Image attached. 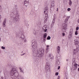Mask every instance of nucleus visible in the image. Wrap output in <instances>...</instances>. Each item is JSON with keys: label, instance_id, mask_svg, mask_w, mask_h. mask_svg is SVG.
Returning <instances> with one entry per match:
<instances>
[{"label": "nucleus", "instance_id": "nucleus-14", "mask_svg": "<svg viewBox=\"0 0 79 79\" xmlns=\"http://www.w3.org/2000/svg\"><path fill=\"white\" fill-rule=\"evenodd\" d=\"M6 19H5L4 20V21L2 23V26L3 27H6Z\"/></svg>", "mask_w": 79, "mask_h": 79}, {"label": "nucleus", "instance_id": "nucleus-31", "mask_svg": "<svg viewBox=\"0 0 79 79\" xmlns=\"http://www.w3.org/2000/svg\"><path fill=\"white\" fill-rule=\"evenodd\" d=\"M21 35H24V32H21Z\"/></svg>", "mask_w": 79, "mask_h": 79}, {"label": "nucleus", "instance_id": "nucleus-18", "mask_svg": "<svg viewBox=\"0 0 79 79\" xmlns=\"http://www.w3.org/2000/svg\"><path fill=\"white\" fill-rule=\"evenodd\" d=\"M60 62L59 61V60L58 59L56 61V64H60Z\"/></svg>", "mask_w": 79, "mask_h": 79}, {"label": "nucleus", "instance_id": "nucleus-53", "mask_svg": "<svg viewBox=\"0 0 79 79\" xmlns=\"http://www.w3.org/2000/svg\"><path fill=\"white\" fill-rule=\"evenodd\" d=\"M21 53H23V51Z\"/></svg>", "mask_w": 79, "mask_h": 79}, {"label": "nucleus", "instance_id": "nucleus-8", "mask_svg": "<svg viewBox=\"0 0 79 79\" xmlns=\"http://www.w3.org/2000/svg\"><path fill=\"white\" fill-rule=\"evenodd\" d=\"M48 8L47 7H46L44 9V14L45 15V16H48Z\"/></svg>", "mask_w": 79, "mask_h": 79}, {"label": "nucleus", "instance_id": "nucleus-44", "mask_svg": "<svg viewBox=\"0 0 79 79\" xmlns=\"http://www.w3.org/2000/svg\"><path fill=\"white\" fill-rule=\"evenodd\" d=\"M60 67L58 66V69H60Z\"/></svg>", "mask_w": 79, "mask_h": 79}, {"label": "nucleus", "instance_id": "nucleus-37", "mask_svg": "<svg viewBox=\"0 0 79 79\" xmlns=\"http://www.w3.org/2000/svg\"><path fill=\"white\" fill-rule=\"evenodd\" d=\"M48 51V48H46V52H47Z\"/></svg>", "mask_w": 79, "mask_h": 79}, {"label": "nucleus", "instance_id": "nucleus-28", "mask_svg": "<svg viewBox=\"0 0 79 79\" xmlns=\"http://www.w3.org/2000/svg\"><path fill=\"white\" fill-rule=\"evenodd\" d=\"M1 48H2V49L3 50H5V47L3 46H2L1 47Z\"/></svg>", "mask_w": 79, "mask_h": 79}, {"label": "nucleus", "instance_id": "nucleus-26", "mask_svg": "<svg viewBox=\"0 0 79 79\" xmlns=\"http://www.w3.org/2000/svg\"><path fill=\"white\" fill-rule=\"evenodd\" d=\"M68 19H66L65 20V23L67 24V22H68Z\"/></svg>", "mask_w": 79, "mask_h": 79}, {"label": "nucleus", "instance_id": "nucleus-43", "mask_svg": "<svg viewBox=\"0 0 79 79\" xmlns=\"http://www.w3.org/2000/svg\"><path fill=\"white\" fill-rule=\"evenodd\" d=\"M65 74L66 76H68V73H65Z\"/></svg>", "mask_w": 79, "mask_h": 79}, {"label": "nucleus", "instance_id": "nucleus-20", "mask_svg": "<svg viewBox=\"0 0 79 79\" xmlns=\"http://www.w3.org/2000/svg\"><path fill=\"white\" fill-rule=\"evenodd\" d=\"M57 51L58 52H59L60 51V46H58L57 48Z\"/></svg>", "mask_w": 79, "mask_h": 79}, {"label": "nucleus", "instance_id": "nucleus-16", "mask_svg": "<svg viewBox=\"0 0 79 79\" xmlns=\"http://www.w3.org/2000/svg\"><path fill=\"white\" fill-rule=\"evenodd\" d=\"M20 38L22 40H24V39H26V37H25V36L24 35H21V36L20 37Z\"/></svg>", "mask_w": 79, "mask_h": 79}, {"label": "nucleus", "instance_id": "nucleus-4", "mask_svg": "<svg viewBox=\"0 0 79 79\" xmlns=\"http://www.w3.org/2000/svg\"><path fill=\"white\" fill-rule=\"evenodd\" d=\"M32 46L33 48L35 49L36 48H37V44L36 41L34 40H32Z\"/></svg>", "mask_w": 79, "mask_h": 79}, {"label": "nucleus", "instance_id": "nucleus-40", "mask_svg": "<svg viewBox=\"0 0 79 79\" xmlns=\"http://www.w3.org/2000/svg\"><path fill=\"white\" fill-rule=\"evenodd\" d=\"M55 74L56 76H58V73H56Z\"/></svg>", "mask_w": 79, "mask_h": 79}, {"label": "nucleus", "instance_id": "nucleus-17", "mask_svg": "<svg viewBox=\"0 0 79 79\" xmlns=\"http://www.w3.org/2000/svg\"><path fill=\"white\" fill-rule=\"evenodd\" d=\"M49 57L50 58L51 60H53V56L52 54H49Z\"/></svg>", "mask_w": 79, "mask_h": 79}, {"label": "nucleus", "instance_id": "nucleus-12", "mask_svg": "<svg viewBox=\"0 0 79 79\" xmlns=\"http://www.w3.org/2000/svg\"><path fill=\"white\" fill-rule=\"evenodd\" d=\"M55 16H56V15H54V19H53L52 21V23L51 24V27H53V26H54V24H55V20L56 19Z\"/></svg>", "mask_w": 79, "mask_h": 79}, {"label": "nucleus", "instance_id": "nucleus-10", "mask_svg": "<svg viewBox=\"0 0 79 79\" xmlns=\"http://www.w3.org/2000/svg\"><path fill=\"white\" fill-rule=\"evenodd\" d=\"M48 28V27H47V26L46 25H45L42 28V30L43 31H44L45 32H47Z\"/></svg>", "mask_w": 79, "mask_h": 79}, {"label": "nucleus", "instance_id": "nucleus-32", "mask_svg": "<svg viewBox=\"0 0 79 79\" xmlns=\"http://www.w3.org/2000/svg\"><path fill=\"white\" fill-rule=\"evenodd\" d=\"M62 34V35L63 37V36H64V35H65V33H63Z\"/></svg>", "mask_w": 79, "mask_h": 79}, {"label": "nucleus", "instance_id": "nucleus-2", "mask_svg": "<svg viewBox=\"0 0 79 79\" xmlns=\"http://www.w3.org/2000/svg\"><path fill=\"white\" fill-rule=\"evenodd\" d=\"M10 75L12 79L16 77L18 79H24L21 75H19V73H18L17 69L15 67H12V69L10 70Z\"/></svg>", "mask_w": 79, "mask_h": 79}, {"label": "nucleus", "instance_id": "nucleus-5", "mask_svg": "<svg viewBox=\"0 0 79 79\" xmlns=\"http://www.w3.org/2000/svg\"><path fill=\"white\" fill-rule=\"evenodd\" d=\"M79 45H77L76 47V49L73 50V55H76L77 53L79 52Z\"/></svg>", "mask_w": 79, "mask_h": 79}, {"label": "nucleus", "instance_id": "nucleus-49", "mask_svg": "<svg viewBox=\"0 0 79 79\" xmlns=\"http://www.w3.org/2000/svg\"><path fill=\"white\" fill-rule=\"evenodd\" d=\"M78 71L79 72V68H78Z\"/></svg>", "mask_w": 79, "mask_h": 79}, {"label": "nucleus", "instance_id": "nucleus-1", "mask_svg": "<svg viewBox=\"0 0 79 79\" xmlns=\"http://www.w3.org/2000/svg\"><path fill=\"white\" fill-rule=\"evenodd\" d=\"M11 18L13 20V23L16 24L19 21V15L16 9H13V12L11 14Z\"/></svg>", "mask_w": 79, "mask_h": 79}, {"label": "nucleus", "instance_id": "nucleus-11", "mask_svg": "<svg viewBox=\"0 0 79 79\" xmlns=\"http://www.w3.org/2000/svg\"><path fill=\"white\" fill-rule=\"evenodd\" d=\"M24 5L26 6H27L29 5V0H24Z\"/></svg>", "mask_w": 79, "mask_h": 79}, {"label": "nucleus", "instance_id": "nucleus-38", "mask_svg": "<svg viewBox=\"0 0 79 79\" xmlns=\"http://www.w3.org/2000/svg\"><path fill=\"white\" fill-rule=\"evenodd\" d=\"M46 77H50V76L46 75Z\"/></svg>", "mask_w": 79, "mask_h": 79}, {"label": "nucleus", "instance_id": "nucleus-29", "mask_svg": "<svg viewBox=\"0 0 79 79\" xmlns=\"http://www.w3.org/2000/svg\"><path fill=\"white\" fill-rule=\"evenodd\" d=\"M46 39V38H43V42H45Z\"/></svg>", "mask_w": 79, "mask_h": 79}, {"label": "nucleus", "instance_id": "nucleus-41", "mask_svg": "<svg viewBox=\"0 0 79 79\" xmlns=\"http://www.w3.org/2000/svg\"><path fill=\"white\" fill-rule=\"evenodd\" d=\"M50 47V46L47 45V48H48V47Z\"/></svg>", "mask_w": 79, "mask_h": 79}, {"label": "nucleus", "instance_id": "nucleus-42", "mask_svg": "<svg viewBox=\"0 0 79 79\" xmlns=\"http://www.w3.org/2000/svg\"><path fill=\"white\" fill-rule=\"evenodd\" d=\"M60 78V76H58V77H57V79H59Z\"/></svg>", "mask_w": 79, "mask_h": 79}, {"label": "nucleus", "instance_id": "nucleus-9", "mask_svg": "<svg viewBox=\"0 0 79 79\" xmlns=\"http://www.w3.org/2000/svg\"><path fill=\"white\" fill-rule=\"evenodd\" d=\"M4 77L6 79L8 76V71L6 70H5L4 71Z\"/></svg>", "mask_w": 79, "mask_h": 79}, {"label": "nucleus", "instance_id": "nucleus-48", "mask_svg": "<svg viewBox=\"0 0 79 79\" xmlns=\"http://www.w3.org/2000/svg\"><path fill=\"white\" fill-rule=\"evenodd\" d=\"M77 22H78V23H79V19H78Z\"/></svg>", "mask_w": 79, "mask_h": 79}, {"label": "nucleus", "instance_id": "nucleus-34", "mask_svg": "<svg viewBox=\"0 0 79 79\" xmlns=\"http://www.w3.org/2000/svg\"><path fill=\"white\" fill-rule=\"evenodd\" d=\"M67 10L68 11H70V10H71V8H68L67 9Z\"/></svg>", "mask_w": 79, "mask_h": 79}, {"label": "nucleus", "instance_id": "nucleus-35", "mask_svg": "<svg viewBox=\"0 0 79 79\" xmlns=\"http://www.w3.org/2000/svg\"><path fill=\"white\" fill-rule=\"evenodd\" d=\"M2 10V6H1V5L0 4V11H1V10Z\"/></svg>", "mask_w": 79, "mask_h": 79}, {"label": "nucleus", "instance_id": "nucleus-52", "mask_svg": "<svg viewBox=\"0 0 79 79\" xmlns=\"http://www.w3.org/2000/svg\"><path fill=\"white\" fill-rule=\"evenodd\" d=\"M1 31V28L0 27V31Z\"/></svg>", "mask_w": 79, "mask_h": 79}, {"label": "nucleus", "instance_id": "nucleus-21", "mask_svg": "<svg viewBox=\"0 0 79 79\" xmlns=\"http://www.w3.org/2000/svg\"><path fill=\"white\" fill-rule=\"evenodd\" d=\"M19 69H20L21 73H24V71H23V69H22V68H21L20 67H19Z\"/></svg>", "mask_w": 79, "mask_h": 79}, {"label": "nucleus", "instance_id": "nucleus-23", "mask_svg": "<svg viewBox=\"0 0 79 79\" xmlns=\"http://www.w3.org/2000/svg\"><path fill=\"white\" fill-rule=\"evenodd\" d=\"M47 33L44 34L43 38H46L47 37Z\"/></svg>", "mask_w": 79, "mask_h": 79}, {"label": "nucleus", "instance_id": "nucleus-50", "mask_svg": "<svg viewBox=\"0 0 79 79\" xmlns=\"http://www.w3.org/2000/svg\"><path fill=\"white\" fill-rule=\"evenodd\" d=\"M65 17H66V16H64L63 17V18H65Z\"/></svg>", "mask_w": 79, "mask_h": 79}, {"label": "nucleus", "instance_id": "nucleus-25", "mask_svg": "<svg viewBox=\"0 0 79 79\" xmlns=\"http://www.w3.org/2000/svg\"><path fill=\"white\" fill-rule=\"evenodd\" d=\"M50 39H51V37L48 36L47 38V40H50Z\"/></svg>", "mask_w": 79, "mask_h": 79}, {"label": "nucleus", "instance_id": "nucleus-46", "mask_svg": "<svg viewBox=\"0 0 79 79\" xmlns=\"http://www.w3.org/2000/svg\"><path fill=\"white\" fill-rule=\"evenodd\" d=\"M1 79H3V77H1Z\"/></svg>", "mask_w": 79, "mask_h": 79}, {"label": "nucleus", "instance_id": "nucleus-24", "mask_svg": "<svg viewBox=\"0 0 79 79\" xmlns=\"http://www.w3.org/2000/svg\"><path fill=\"white\" fill-rule=\"evenodd\" d=\"M78 64H77L75 63L74 64V66H75V68H77V66H78Z\"/></svg>", "mask_w": 79, "mask_h": 79}, {"label": "nucleus", "instance_id": "nucleus-22", "mask_svg": "<svg viewBox=\"0 0 79 79\" xmlns=\"http://www.w3.org/2000/svg\"><path fill=\"white\" fill-rule=\"evenodd\" d=\"M55 3V1H53L52 2L51 4L52 6H54L55 5H54V3Z\"/></svg>", "mask_w": 79, "mask_h": 79}, {"label": "nucleus", "instance_id": "nucleus-19", "mask_svg": "<svg viewBox=\"0 0 79 79\" xmlns=\"http://www.w3.org/2000/svg\"><path fill=\"white\" fill-rule=\"evenodd\" d=\"M69 6H72V3H73V2H72L71 0H69Z\"/></svg>", "mask_w": 79, "mask_h": 79}, {"label": "nucleus", "instance_id": "nucleus-3", "mask_svg": "<svg viewBox=\"0 0 79 79\" xmlns=\"http://www.w3.org/2000/svg\"><path fill=\"white\" fill-rule=\"evenodd\" d=\"M44 52V49L42 48V50L38 49L37 52H36V56L39 58L42 57Z\"/></svg>", "mask_w": 79, "mask_h": 79}, {"label": "nucleus", "instance_id": "nucleus-36", "mask_svg": "<svg viewBox=\"0 0 79 79\" xmlns=\"http://www.w3.org/2000/svg\"><path fill=\"white\" fill-rule=\"evenodd\" d=\"M26 54V53H23V54H20L21 56H23L24 55H25Z\"/></svg>", "mask_w": 79, "mask_h": 79}, {"label": "nucleus", "instance_id": "nucleus-45", "mask_svg": "<svg viewBox=\"0 0 79 79\" xmlns=\"http://www.w3.org/2000/svg\"><path fill=\"white\" fill-rule=\"evenodd\" d=\"M34 35H36V32H35V33H34Z\"/></svg>", "mask_w": 79, "mask_h": 79}, {"label": "nucleus", "instance_id": "nucleus-54", "mask_svg": "<svg viewBox=\"0 0 79 79\" xmlns=\"http://www.w3.org/2000/svg\"><path fill=\"white\" fill-rule=\"evenodd\" d=\"M66 61H68V60L67 59V60H66Z\"/></svg>", "mask_w": 79, "mask_h": 79}, {"label": "nucleus", "instance_id": "nucleus-13", "mask_svg": "<svg viewBox=\"0 0 79 79\" xmlns=\"http://www.w3.org/2000/svg\"><path fill=\"white\" fill-rule=\"evenodd\" d=\"M68 26L67 24L66 23H64L62 25V28L64 29H66V27H67V26Z\"/></svg>", "mask_w": 79, "mask_h": 79}, {"label": "nucleus", "instance_id": "nucleus-7", "mask_svg": "<svg viewBox=\"0 0 79 79\" xmlns=\"http://www.w3.org/2000/svg\"><path fill=\"white\" fill-rule=\"evenodd\" d=\"M73 29L71 28L70 31V33L69 35V39H71L72 37V35H73Z\"/></svg>", "mask_w": 79, "mask_h": 79}, {"label": "nucleus", "instance_id": "nucleus-47", "mask_svg": "<svg viewBox=\"0 0 79 79\" xmlns=\"http://www.w3.org/2000/svg\"><path fill=\"white\" fill-rule=\"evenodd\" d=\"M56 11H58V8H57Z\"/></svg>", "mask_w": 79, "mask_h": 79}, {"label": "nucleus", "instance_id": "nucleus-39", "mask_svg": "<svg viewBox=\"0 0 79 79\" xmlns=\"http://www.w3.org/2000/svg\"><path fill=\"white\" fill-rule=\"evenodd\" d=\"M69 18H70V16H68V17H67L66 19H68H68H69Z\"/></svg>", "mask_w": 79, "mask_h": 79}, {"label": "nucleus", "instance_id": "nucleus-55", "mask_svg": "<svg viewBox=\"0 0 79 79\" xmlns=\"http://www.w3.org/2000/svg\"><path fill=\"white\" fill-rule=\"evenodd\" d=\"M76 6H77V5H76Z\"/></svg>", "mask_w": 79, "mask_h": 79}, {"label": "nucleus", "instance_id": "nucleus-33", "mask_svg": "<svg viewBox=\"0 0 79 79\" xmlns=\"http://www.w3.org/2000/svg\"><path fill=\"white\" fill-rule=\"evenodd\" d=\"M76 30L77 31H78L79 30V27H77L76 28Z\"/></svg>", "mask_w": 79, "mask_h": 79}, {"label": "nucleus", "instance_id": "nucleus-27", "mask_svg": "<svg viewBox=\"0 0 79 79\" xmlns=\"http://www.w3.org/2000/svg\"><path fill=\"white\" fill-rule=\"evenodd\" d=\"M75 34L76 35H77V34H78V33H77V31H75Z\"/></svg>", "mask_w": 79, "mask_h": 79}, {"label": "nucleus", "instance_id": "nucleus-6", "mask_svg": "<svg viewBox=\"0 0 79 79\" xmlns=\"http://www.w3.org/2000/svg\"><path fill=\"white\" fill-rule=\"evenodd\" d=\"M46 71L47 74L49 73H50V67L49 65H47L46 66Z\"/></svg>", "mask_w": 79, "mask_h": 79}, {"label": "nucleus", "instance_id": "nucleus-15", "mask_svg": "<svg viewBox=\"0 0 79 79\" xmlns=\"http://www.w3.org/2000/svg\"><path fill=\"white\" fill-rule=\"evenodd\" d=\"M48 16H45V17L44 18V23H45L47 22V19H48Z\"/></svg>", "mask_w": 79, "mask_h": 79}, {"label": "nucleus", "instance_id": "nucleus-30", "mask_svg": "<svg viewBox=\"0 0 79 79\" xmlns=\"http://www.w3.org/2000/svg\"><path fill=\"white\" fill-rule=\"evenodd\" d=\"M23 40H24V42H27V40H26V38H25Z\"/></svg>", "mask_w": 79, "mask_h": 79}, {"label": "nucleus", "instance_id": "nucleus-51", "mask_svg": "<svg viewBox=\"0 0 79 79\" xmlns=\"http://www.w3.org/2000/svg\"><path fill=\"white\" fill-rule=\"evenodd\" d=\"M0 42H1V38L0 37Z\"/></svg>", "mask_w": 79, "mask_h": 79}]
</instances>
